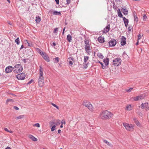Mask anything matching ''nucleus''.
Returning a JSON list of instances; mask_svg holds the SVG:
<instances>
[{
	"instance_id": "obj_49",
	"label": "nucleus",
	"mask_w": 149,
	"mask_h": 149,
	"mask_svg": "<svg viewBox=\"0 0 149 149\" xmlns=\"http://www.w3.org/2000/svg\"><path fill=\"white\" fill-rule=\"evenodd\" d=\"M14 108L16 110H18L19 109V108L16 106H14Z\"/></svg>"
},
{
	"instance_id": "obj_7",
	"label": "nucleus",
	"mask_w": 149,
	"mask_h": 149,
	"mask_svg": "<svg viewBox=\"0 0 149 149\" xmlns=\"http://www.w3.org/2000/svg\"><path fill=\"white\" fill-rule=\"evenodd\" d=\"M141 108L142 109H145L146 110L149 109V106L147 102L145 103H142L141 104Z\"/></svg>"
},
{
	"instance_id": "obj_6",
	"label": "nucleus",
	"mask_w": 149,
	"mask_h": 149,
	"mask_svg": "<svg viewBox=\"0 0 149 149\" xmlns=\"http://www.w3.org/2000/svg\"><path fill=\"white\" fill-rule=\"evenodd\" d=\"M44 79L43 77H39L38 79V84L40 87H42L44 84Z\"/></svg>"
},
{
	"instance_id": "obj_4",
	"label": "nucleus",
	"mask_w": 149,
	"mask_h": 149,
	"mask_svg": "<svg viewBox=\"0 0 149 149\" xmlns=\"http://www.w3.org/2000/svg\"><path fill=\"white\" fill-rule=\"evenodd\" d=\"M123 125L127 130L132 131H133V126L132 124H130L127 123H123Z\"/></svg>"
},
{
	"instance_id": "obj_25",
	"label": "nucleus",
	"mask_w": 149,
	"mask_h": 149,
	"mask_svg": "<svg viewBox=\"0 0 149 149\" xmlns=\"http://www.w3.org/2000/svg\"><path fill=\"white\" fill-rule=\"evenodd\" d=\"M134 100L135 101H136L141 99L142 98V97L141 96H138L136 97H134Z\"/></svg>"
},
{
	"instance_id": "obj_60",
	"label": "nucleus",
	"mask_w": 149,
	"mask_h": 149,
	"mask_svg": "<svg viewBox=\"0 0 149 149\" xmlns=\"http://www.w3.org/2000/svg\"><path fill=\"white\" fill-rule=\"evenodd\" d=\"M5 149H11V148L9 147L8 146Z\"/></svg>"
},
{
	"instance_id": "obj_18",
	"label": "nucleus",
	"mask_w": 149,
	"mask_h": 149,
	"mask_svg": "<svg viewBox=\"0 0 149 149\" xmlns=\"http://www.w3.org/2000/svg\"><path fill=\"white\" fill-rule=\"evenodd\" d=\"M43 69L41 66H40L39 69V77H43Z\"/></svg>"
},
{
	"instance_id": "obj_8",
	"label": "nucleus",
	"mask_w": 149,
	"mask_h": 149,
	"mask_svg": "<svg viewBox=\"0 0 149 149\" xmlns=\"http://www.w3.org/2000/svg\"><path fill=\"white\" fill-rule=\"evenodd\" d=\"M84 48L85 50V52L88 55H90L91 53V47L90 46H85Z\"/></svg>"
},
{
	"instance_id": "obj_31",
	"label": "nucleus",
	"mask_w": 149,
	"mask_h": 149,
	"mask_svg": "<svg viewBox=\"0 0 149 149\" xmlns=\"http://www.w3.org/2000/svg\"><path fill=\"white\" fill-rule=\"evenodd\" d=\"M88 58H89V57L88 56H84V63H86V62L88 60Z\"/></svg>"
},
{
	"instance_id": "obj_20",
	"label": "nucleus",
	"mask_w": 149,
	"mask_h": 149,
	"mask_svg": "<svg viewBox=\"0 0 149 149\" xmlns=\"http://www.w3.org/2000/svg\"><path fill=\"white\" fill-rule=\"evenodd\" d=\"M103 62L104 63L105 65L106 66H107L109 64V59L108 58H106L103 60Z\"/></svg>"
},
{
	"instance_id": "obj_45",
	"label": "nucleus",
	"mask_w": 149,
	"mask_h": 149,
	"mask_svg": "<svg viewBox=\"0 0 149 149\" xmlns=\"http://www.w3.org/2000/svg\"><path fill=\"white\" fill-rule=\"evenodd\" d=\"M147 18V17L145 14L144 15L143 17V19L144 20H146V19Z\"/></svg>"
},
{
	"instance_id": "obj_42",
	"label": "nucleus",
	"mask_w": 149,
	"mask_h": 149,
	"mask_svg": "<svg viewBox=\"0 0 149 149\" xmlns=\"http://www.w3.org/2000/svg\"><path fill=\"white\" fill-rule=\"evenodd\" d=\"M56 127V126L55 125H54L52 126V128L51 129V130L52 131H54L55 130V127Z\"/></svg>"
},
{
	"instance_id": "obj_37",
	"label": "nucleus",
	"mask_w": 149,
	"mask_h": 149,
	"mask_svg": "<svg viewBox=\"0 0 149 149\" xmlns=\"http://www.w3.org/2000/svg\"><path fill=\"white\" fill-rule=\"evenodd\" d=\"M126 109L127 110H131V106L130 105H128L126 107Z\"/></svg>"
},
{
	"instance_id": "obj_55",
	"label": "nucleus",
	"mask_w": 149,
	"mask_h": 149,
	"mask_svg": "<svg viewBox=\"0 0 149 149\" xmlns=\"http://www.w3.org/2000/svg\"><path fill=\"white\" fill-rule=\"evenodd\" d=\"M24 46L23 45H22L21 47H20V49L21 50L23 48H24Z\"/></svg>"
},
{
	"instance_id": "obj_58",
	"label": "nucleus",
	"mask_w": 149,
	"mask_h": 149,
	"mask_svg": "<svg viewBox=\"0 0 149 149\" xmlns=\"http://www.w3.org/2000/svg\"><path fill=\"white\" fill-rule=\"evenodd\" d=\"M8 24L10 25H12V24L9 21H8Z\"/></svg>"
},
{
	"instance_id": "obj_23",
	"label": "nucleus",
	"mask_w": 149,
	"mask_h": 149,
	"mask_svg": "<svg viewBox=\"0 0 149 149\" xmlns=\"http://www.w3.org/2000/svg\"><path fill=\"white\" fill-rule=\"evenodd\" d=\"M67 39L68 42H70L72 40V36L70 34L68 35L67 37Z\"/></svg>"
},
{
	"instance_id": "obj_47",
	"label": "nucleus",
	"mask_w": 149,
	"mask_h": 149,
	"mask_svg": "<svg viewBox=\"0 0 149 149\" xmlns=\"http://www.w3.org/2000/svg\"><path fill=\"white\" fill-rule=\"evenodd\" d=\"M33 81V80L31 79V81H29L27 83V84H31Z\"/></svg>"
},
{
	"instance_id": "obj_17",
	"label": "nucleus",
	"mask_w": 149,
	"mask_h": 149,
	"mask_svg": "<svg viewBox=\"0 0 149 149\" xmlns=\"http://www.w3.org/2000/svg\"><path fill=\"white\" fill-rule=\"evenodd\" d=\"M133 120L134 121V122L135 123L136 125L140 127L141 126V125L140 123L139 122L137 119L136 118H133Z\"/></svg>"
},
{
	"instance_id": "obj_29",
	"label": "nucleus",
	"mask_w": 149,
	"mask_h": 149,
	"mask_svg": "<svg viewBox=\"0 0 149 149\" xmlns=\"http://www.w3.org/2000/svg\"><path fill=\"white\" fill-rule=\"evenodd\" d=\"M37 51L39 53L41 56L45 53L44 52H42L40 49L37 48Z\"/></svg>"
},
{
	"instance_id": "obj_59",
	"label": "nucleus",
	"mask_w": 149,
	"mask_h": 149,
	"mask_svg": "<svg viewBox=\"0 0 149 149\" xmlns=\"http://www.w3.org/2000/svg\"><path fill=\"white\" fill-rule=\"evenodd\" d=\"M61 130H58V134H60V133H61Z\"/></svg>"
},
{
	"instance_id": "obj_39",
	"label": "nucleus",
	"mask_w": 149,
	"mask_h": 149,
	"mask_svg": "<svg viewBox=\"0 0 149 149\" xmlns=\"http://www.w3.org/2000/svg\"><path fill=\"white\" fill-rule=\"evenodd\" d=\"M13 100L12 99H7L6 101V104H8V102H13Z\"/></svg>"
},
{
	"instance_id": "obj_46",
	"label": "nucleus",
	"mask_w": 149,
	"mask_h": 149,
	"mask_svg": "<svg viewBox=\"0 0 149 149\" xmlns=\"http://www.w3.org/2000/svg\"><path fill=\"white\" fill-rule=\"evenodd\" d=\"M66 4H69L70 3V0H66Z\"/></svg>"
},
{
	"instance_id": "obj_14",
	"label": "nucleus",
	"mask_w": 149,
	"mask_h": 149,
	"mask_svg": "<svg viewBox=\"0 0 149 149\" xmlns=\"http://www.w3.org/2000/svg\"><path fill=\"white\" fill-rule=\"evenodd\" d=\"M110 28V24H108L103 30V33H106L109 32Z\"/></svg>"
},
{
	"instance_id": "obj_38",
	"label": "nucleus",
	"mask_w": 149,
	"mask_h": 149,
	"mask_svg": "<svg viewBox=\"0 0 149 149\" xmlns=\"http://www.w3.org/2000/svg\"><path fill=\"white\" fill-rule=\"evenodd\" d=\"M97 55L98 57L101 58H102V54L98 52L97 54Z\"/></svg>"
},
{
	"instance_id": "obj_28",
	"label": "nucleus",
	"mask_w": 149,
	"mask_h": 149,
	"mask_svg": "<svg viewBox=\"0 0 149 149\" xmlns=\"http://www.w3.org/2000/svg\"><path fill=\"white\" fill-rule=\"evenodd\" d=\"M54 15H58L61 16V13L60 12H58L56 11H54L53 13Z\"/></svg>"
},
{
	"instance_id": "obj_27",
	"label": "nucleus",
	"mask_w": 149,
	"mask_h": 149,
	"mask_svg": "<svg viewBox=\"0 0 149 149\" xmlns=\"http://www.w3.org/2000/svg\"><path fill=\"white\" fill-rule=\"evenodd\" d=\"M118 15L120 17H123V15L121 13L120 9H118L117 10Z\"/></svg>"
},
{
	"instance_id": "obj_21",
	"label": "nucleus",
	"mask_w": 149,
	"mask_h": 149,
	"mask_svg": "<svg viewBox=\"0 0 149 149\" xmlns=\"http://www.w3.org/2000/svg\"><path fill=\"white\" fill-rule=\"evenodd\" d=\"M73 59L72 57H70L68 58V61H69V63L70 64L72 65L73 63Z\"/></svg>"
},
{
	"instance_id": "obj_41",
	"label": "nucleus",
	"mask_w": 149,
	"mask_h": 149,
	"mask_svg": "<svg viewBox=\"0 0 149 149\" xmlns=\"http://www.w3.org/2000/svg\"><path fill=\"white\" fill-rule=\"evenodd\" d=\"M51 104L53 106H54V107H55L57 109H59L57 105H56V104H55L53 103H51Z\"/></svg>"
},
{
	"instance_id": "obj_44",
	"label": "nucleus",
	"mask_w": 149,
	"mask_h": 149,
	"mask_svg": "<svg viewBox=\"0 0 149 149\" xmlns=\"http://www.w3.org/2000/svg\"><path fill=\"white\" fill-rule=\"evenodd\" d=\"M33 126H36V127H40V124L38 123L35 124L33 125Z\"/></svg>"
},
{
	"instance_id": "obj_11",
	"label": "nucleus",
	"mask_w": 149,
	"mask_h": 149,
	"mask_svg": "<svg viewBox=\"0 0 149 149\" xmlns=\"http://www.w3.org/2000/svg\"><path fill=\"white\" fill-rule=\"evenodd\" d=\"M121 10L125 15H127L128 14V11L126 7L125 6L124 7H122Z\"/></svg>"
},
{
	"instance_id": "obj_13",
	"label": "nucleus",
	"mask_w": 149,
	"mask_h": 149,
	"mask_svg": "<svg viewBox=\"0 0 149 149\" xmlns=\"http://www.w3.org/2000/svg\"><path fill=\"white\" fill-rule=\"evenodd\" d=\"M17 78L18 79L23 80L25 78L24 74L22 73L20 74H18L17 75Z\"/></svg>"
},
{
	"instance_id": "obj_12",
	"label": "nucleus",
	"mask_w": 149,
	"mask_h": 149,
	"mask_svg": "<svg viewBox=\"0 0 149 149\" xmlns=\"http://www.w3.org/2000/svg\"><path fill=\"white\" fill-rule=\"evenodd\" d=\"M84 38H85V40L84 41L85 44V46H90L88 37H86L84 36Z\"/></svg>"
},
{
	"instance_id": "obj_10",
	"label": "nucleus",
	"mask_w": 149,
	"mask_h": 149,
	"mask_svg": "<svg viewBox=\"0 0 149 149\" xmlns=\"http://www.w3.org/2000/svg\"><path fill=\"white\" fill-rule=\"evenodd\" d=\"M116 43V41L115 39L111 40L109 42V45L110 46H114Z\"/></svg>"
},
{
	"instance_id": "obj_16",
	"label": "nucleus",
	"mask_w": 149,
	"mask_h": 149,
	"mask_svg": "<svg viewBox=\"0 0 149 149\" xmlns=\"http://www.w3.org/2000/svg\"><path fill=\"white\" fill-rule=\"evenodd\" d=\"M42 56L43 58L45 59L46 61L49 62V58L48 56L46 54L44 53Z\"/></svg>"
},
{
	"instance_id": "obj_1",
	"label": "nucleus",
	"mask_w": 149,
	"mask_h": 149,
	"mask_svg": "<svg viewBox=\"0 0 149 149\" xmlns=\"http://www.w3.org/2000/svg\"><path fill=\"white\" fill-rule=\"evenodd\" d=\"M82 104L87 107V108L91 111H94V109L90 102L87 100H84L83 101Z\"/></svg>"
},
{
	"instance_id": "obj_22",
	"label": "nucleus",
	"mask_w": 149,
	"mask_h": 149,
	"mask_svg": "<svg viewBox=\"0 0 149 149\" xmlns=\"http://www.w3.org/2000/svg\"><path fill=\"white\" fill-rule=\"evenodd\" d=\"M103 141L104 143H106L108 146H109L110 147H113V145L106 140H104Z\"/></svg>"
},
{
	"instance_id": "obj_2",
	"label": "nucleus",
	"mask_w": 149,
	"mask_h": 149,
	"mask_svg": "<svg viewBox=\"0 0 149 149\" xmlns=\"http://www.w3.org/2000/svg\"><path fill=\"white\" fill-rule=\"evenodd\" d=\"M13 72L15 73H19L22 72L23 70V68L20 64H17L13 68Z\"/></svg>"
},
{
	"instance_id": "obj_48",
	"label": "nucleus",
	"mask_w": 149,
	"mask_h": 149,
	"mask_svg": "<svg viewBox=\"0 0 149 149\" xmlns=\"http://www.w3.org/2000/svg\"><path fill=\"white\" fill-rule=\"evenodd\" d=\"M141 34H139L138 36V40H139V39H141Z\"/></svg>"
},
{
	"instance_id": "obj_54",
	"label": "nucleus",
	"mask_w": 149,
	"mask_h": 149,
	"mask_svg": "<svg viewBox=\"0 0 149 149\" xmlns=\"http://www.w3.org/2000/svg\"><path fill=\"white\" fill-rule=\"evenodd\" d=\"M4 130L6 131H7V132H9V131L8 130V129L7 128H5L4 129Z\"/></svg>"
},
{
	"instance_id": "obj_34",
	"label": "nucleus",
	"mask_w": 149,
	"mask_h": 149,
	"mask_svg": "<svg viewBox=\"0 0 149 149\" xmlns=\"http://www.w3.org/2000/svg\"><path fill=\"white\" fill-rule=\"evenodd\" d=\"M98 40L100 42L102 43V38L101 36H100L98 38Z\"/></svg>"
},
{
	"instance_id": "obj_52",
	"label": "nucleus",
	"mask_w": 149,
	"mask_h": 149,
	"mask_svg": "<svg viewBox=\"0 0 149 149\" xmlns=\"http://www.w3.org/2000/svg\"><path fill=\"white\" fill-rule=\"evenodd\" d=\"M62 124H63V123L65 124V121L64 120H62L61 122Z\"/></svg>"
},
{
	"instance_id": "obj_35",
	"label": "nucleus",
	"mask_w": 149,
	"mask_h": 149,
	"mask_svg": "<svg viewBox=\"0 0 149 149\" xmlns=\"http://www.w3.org/2000/svg\"><path fill=\"white\" fill-rule=\"evenodd\" d=\"M124 23L125 24V26L126 27H127L129 21L128 19L125 20V21H124Z\"/></svg>"
},
{
	"instance_id": "obj_57",
	"label": "nucleus",
	"mask_w": 149,
	"mask_h": 149,
	"mask_svg": "<svg viewBox=\"0 0 149 149\" xmlns=\"http://www.w3.org/2000/svg\"><path fill=\"white\" fill-rule=\"evenodd\" d=\"M123 19L124 21L127 19L126 18H125V17H123Z\"/></svg>"
},
{
	"instance_id": "obj_19",
	"label": "nucleus",
	"mask_w": 149,
	"mask_h": 149,
	"mask_svg": "<svg viewBox=\"0 0 149 149\" xmlns=\"http://www.w3.org/2000/svg\"><path fill=\"white\" fill-rule=\"evenodd\" d=\"M60 120H58L56 123H55L54 122L50 121L49 122V124L51 126H52L53 124H55L56 125H59L60 123Z\"/></svg>"
},
{
	"instance_id": "obj_40",
	"label": "nucleus",
	"mask_w": 149,
	"mask_h": 149,
	"mask_svg": "<svg viewBox=\"0 0 149 149\" xmlns=\"http://www.w3.org/2000/svg\"><path fill=\"white\" fill-rule=\"evenodd\" d=\"M133 89V88H131L129 89H126V91L127 92H130Z\"/></svg>"
},
{
	"instance_id": "obj_43",
	"label": "nucleus",
	"mask_w": 149,
	"mask_h": 149,
	"mask_svg": "<svg viewBox=\"0 0 149 149\" xmlns=\"http://www.w3.org/2000/svg\"><path fill=\"white\" fill-rule=\"evenodd\" d=\"M58 31V28H56L54 29V30L53 31V33H57V32Z\"/></svg>"
},
{
	"instance_id": "obj_30",
	"label": "nucleus",
	"mask_w": 149,
	"mask_h": 149,
	"mask_svg": "<svg viewBox=\"0 0 149 149\" xmlns=\"http://www.w3.org/2000/svg\"><path fill=\"white\" fill-rule=\"evenodd\" d=\"M53 60L54 63H57L59 61V58L58 57H56L54 58Z\"/></svg>"
},
{
	"instance_id": "obj_53",
	"label": "nucleus",
	"mask_w": 149,
	"mask_h": 149,
	"mask_svg": "<svg viewBox=\"0 0 149 149\" xmlns=\"http://www.w3.org/2000/svg\"><path fill=\"white\" fill-rule=\"evenodd\" d=\"M56 43L55 42H53L52 43V45H53V46H56Z\"/></svg>"
},
{
	"instance_id": "obj_63",
	"label": "nucleus",
	"mask_w": 149,
	"mask_h": 149,
	"mask_svg": "<svg viewBox=\"0 0 149 149\" xmlns=\"http://www.w3.org/2000/svg\"><path fill=\"white\" fill-rule=\"evenodd\" d=\"M63 127V124H61V125L60 126V127L61 128H62Z\"/></svg>"
},
{
	"instance_id": "obj_36",
	"label": "nucleus",
	"mask_w": 149,
	"mask_h": 149,
	"mask_svg": "<svg viewBox=\"0 0 149 149\" xmlns=\"http://www.w3.org/2000/svg\"><path fill=\"white\" fill-rule=\"evenodd\" d=\"M24 115H21L19 116L16 117L17 119H19L21 118H24Z\"/></svg>"
},
{
	"instance_id": "obj_15",
	"label": "nucleus",
	"mask_w": 149,
	"mask_h": 149,
	"mask_svg": "<svg viewBox=\"0 0 149 149\" xmlns=\"http://www.w3.org/2000/svg\"><path fill=\"white\" fill-rule=\"evenodd\" d=\"M126 38L124 36H122L121 38V45L122 46L124 45L126 43Z\"/></svg>"
},
{
	"instance_id": "obj_24",
	"label": "nucleus",
	"mask_w": 149,
	"mask_h": 149,
	"mask_svg": "<svg viewBox=\"0 0 149 149\" xmlns=\"http://www.w3.org/2000/svg\"><path fill=\"white\" fill-rule=\"evenodd\" d=\"M29 138L33 141H37V139L32 135H30L29 136Z\"/></svg>"
},
{
	"instance_id": "obj_56",
	"label": "nucleus",
	"mask_w": 149,
	"mask_h": 149,
	"mask_svg": "<svg viewBox=\"0 0 149 149\" xmlns=\"http://www.w3.org/2000/svg\"><path fill=\"white\" fill-rule=\"evenodd\" d=\"M22 61H24V63H26V59H24L22 60Z\"/></svg>"
},
{
	"instance_id": "obj_9",
	"label": "nucleus",
	"mask_w": 149,
	"mask_h": 149,
	"mask_svg": "<svg viewBox=\"0 0 149 149\" xmlns=\"http://www.w3.org/2000/svg\"><path fill=\"white\" fill-rule=\"evenodd\" d=\"M14 69L11 66H8L5 69V71L6 73H9L12 72Z\"/></svg>"
},
{
	"instance_id": "obj_26",
	"label": "nucleus",
	"mask_w": 149,
	"mask_h": 149,
	"mask_svg": "<svg viewBox=\"0 0 149 149\" xmlns=\"http://www.w3.org/2000/svg\"><path fill=\"white\" fill-rule=\"evenodd\" d=\"M35 21L37 23H39L41 21V18L39 16H37L36 17Z\"/></svg>"
},
{
	"instance_id": "obj_62",
	"label": "nucleus",
	"mask_w": 149,
	"mask_h": 149,
	"mask_svg": "<svg viewBox=\"0 0 149 149\" xmlns=\"http://www.w3.org/2000/svg\"><path fill=\"white\" fill-rule=\"evenodd\" d=\"M88 63H87L86 64H85L86 65V67H85L86 68L87 67H88Z\"/></svg>"
},
{
	"instance_id": "obj_51",
	"label": "nucleus",
	"mask_w": 149,
	"mask_h": 149,
	"mask_svg": "<svg viewBox=\"0 0 149 149\" xmlns=\"http://www.w3.org/2000/svg\"><path fill=\"white\" fill-rule=\"evenodd\" d=\"M57 4H58L59 3V0H55Z\"/></svg>"
},
{
	"instance_id": "obj_61",
	"label": "nucleus",
	"mask_w": 149,
	"mask_h": 149,
	"mask_svg": "<svg viewBox=\"0 0 149 149\" xmlns=\"http://www.w3.org/2000/svg\"><path fill=\"white\" fill-rule=\"evenodd\" d=\"M25 41H26V42H27V43L28 44V45L29 46H30V45L29 44V42H28L27 40H26Z\"/></svg>"
},
{
	"instance_id": "obj_3",
	"label": "nucleus",
	"mask_w": 149,
	"mask_h": 149,
	"mask_svg": "<svg viewBox=\"0 0 149 149\" xmlns=\"http://www.w3.org/2000/svg\"><path fill=\"white\" fill-rule=\"evenodd\" d=\"M113 115L111 113L107 110L103 112V117L106 119H109L111 118Z\"/></svg>"
},
{
	"instance_id": "obj_5",
	"label": "nucleus",
	"mask_w": 149,
	"mask_h": 149,
	"mask_svg": "<svg viewBox=\"0 0 149 149\" xmlns=\"http://www.w3.org/2000/svg\"><path fill=\"white\" fill-rule=\"evenodd\" d=\"M121 60L120 58H115L113 61V64L115 66H118L121 64Z\"/></svg>"
},
{
	"instance_id": "obj_32",
	"label": "nucleus",
	"mask_w": 149,
	"mask_h": 149,
	"mask_svg": "<svg viewBox=\"0 0 149 149\" xmlns=\"http://www.w3.org/2000/svg\"><path fill=\"white\" fill-rule=\"evenodd\" d=\"M135 12H134L133 13V15L134 17V20L136 21V22L138 21V18L136 15H135Z\"/></svg>"
},
{
	"instance_id": "obj_33",
	"label": "nucleus",
	"mask_w": 149,
	"mask_h": 149,
	"mask_svg": "<svg viewBox=\"0 0 149 149\" xmlns=\"http://www.w3.org/2000/svg\"><path fill=\"white\" fill-rule=\"evenodd\" d=\"M15 42L18 45L19 44L20 41L19 37H18L15 40Z\"/></svg>"
},
{
	"instance_id": "obj_64",
	"label": "nucleus",
	"mask_w": 149,
	"mask_h": 149,
	"mask_svg": "<svg viewBox=\"0 0 149 149\" xmlns=\"http://www.w3.org/2000/svg\"><path fill=\"white\" fill-rule=\"evenodd\" d=\"M128 29L129 31H131V29H130V27H129L128 28Z\"/></svg>"
},
{
	"instance_id": "obj_50",
	"label": "nucleus",
	"mask_w": 149,
	"mask_h": 149,
	"mask_svg": "<svg viewBox=\"0 0 149 149\" xmlns=\"http://www.w3.org/2000/svg\"><path fill=\"white\" fill-rule=\"evenodd\" d=\"M98 62L101 65L102 68V63L100 61H98Z\"/></svg>"
}]
</instances>
